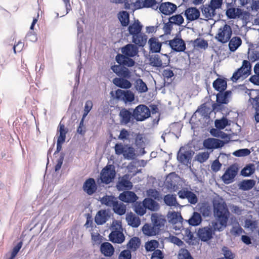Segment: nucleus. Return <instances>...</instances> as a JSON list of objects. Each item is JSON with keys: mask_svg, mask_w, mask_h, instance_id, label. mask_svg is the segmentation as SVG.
Masks as SVG:
<instances>
[{"mask_svg": "<svg viewBox=\"0 0 259 259\" xmlns=\"http://www.w3.org/2000/svg\"><path fill=\"white\" fill-rule=\"evenodd\" d=\"M216 222L212 223L213 228L217 231H223L227 226L230 216L229 210L219 211L214 214Z\"/></svg>", "mask_w": 259, "mask_h": 259, "instance_id": "obj_1", "label": "nucleus"}, {"mask_svg": "<svg viewBox=\"0 0 259 259\" xmlns=\"http://www.w3.org/2000/svg\"><path fill=\"white\" fill-rule=\"evenodd\" d=\"M232 35V29L231 27L226 24L221 26L216 34L215 38L222 44L227 43L230 39Z\"/></svg>", "mask_w": 259, "mask_h": 259, "instance_id": "obj_2", "label": "nucleus"}, {"mask_svg": "<svg viewBox=\"0 0 259 259\" xmlns=\"http://www.w3.org/2000/svg\"><path fill=\"white\" fill-rule=\"evenodd\" d=\"M113 179V167L112 165H108L102 170L100 176L97 180V184H109Z\"/></svg>", "mask_w": 259, "mask_h": 259, "instance_id": "obj_3", "label": "nucleus"}, {"mask_svg": "<svg viewBox=\"0 0 259 259\" xmlns=\"http://www.w3.org/2000/svg\"><path fill=\"white\" fill-rule=\"evenodd\" d=\"M251 72V65L249 61L244 60L242 66L237 69L233 74L232 80L236 81L241 77H246Z\"/></svg>", "mask_w": 259, "mask_h": 259, "instance_id": "obj_4", "label": "nucleus"}, {"mask_svg": "<svg viewBox=\"0 0 259 259\" xmlns=\"http://www.w3.org/2000/svg\"><path fill=\"white\" fill-rule=\"evenodd\" d=\"M150 116V110L145 105H139L133 110V116L137 121H143Z\"/></svg>", "mask_w": 259, "mask_h": 259, "instance_id": "obj_5", "label": "nucleus"}, {"mask_svg": "<svg viewBox=\"0 0 259 259\" xmlns=\"http://www.w3.org/2000/svg\"><path fill=\"white\" fill-rule=\"evenodd\" d=\"M238 171V168L236 164L230 166L222 177V179L224 183L229 184L232 183L237 175Z\"/></svg>", "mask_w": 259, "mask_h": 259, "instance_id": "obj_6", "label": "nucleus"}, {"mask_svg": "<svg viewBox=\"0 0 259 259\" xmlns=\"http://www.w3.org/2000/svg\"><path fill=\"white\" fill-rule=\"evenodd\" d=\"M178 195L181 199H187L189 203L191 204H196L198 202V198L196 195L193 192L189 190L187 188L180 190Z\"/></svg>", "mask_w": 259, "mask_h": 259, "instance_id": "obj_7", "label": "nucleus"}, {"mask_svg": "<svg viewBox=\"0 0 259 259\" xmlns=\"http://www.w3.org/2000/svg\"><path fill=\"white\" fill-rule=\"evenodd\" d=\"M104 74L109 79L113 77V58L110 55L109 56H106L103 63Z\"/></svg>", "mask_w": 259, "mask_h": 259, "instance_id": "obj_8", "label": "nucleus"}, {"mask_svg": "<svg viewBox=\"0 0 259 259\" xmlns=\"http://www.w3.org/2000/svg\"><path fill=\"white\" fill-rule=\"evenodd\" d=\"M214 231L210 226L204 227L198 230L197 235L202 241L206 242L212 238Z\"/></svg>", "mask_w": 259, "mask_h": 259, "instance_id": "obj_9", "label": "nucleus"}, {"mask_svg": "<svg viewBox=\"0 0 259 259\" xmlns=\"http://www.w3.org/2000/svg\"><path fill=\"white\" fill-rule=\"evenodd\" d=\"M192 152L190 150L183 151L181 148L177 154V159L181 163L188 165L191 163Z\"/></svg>", "mask_w": 259, "mask_h": 259, "instance_id": "obj_10", "label": "nucleus"}, {"mask_svg": "<svg viewBox=\"0 0 259 259\" xmlns=\"http://www.w3.org/2000/svg\"><path fill=\"white\" fill-rule=\"evenodd\" d=\"M116 98L125 103L132 102L134 100V95L130 91L118 89L115 92Z\"/></svg>", "mask_w": 259, "mask_h": 259, "instance_id": "obj_11", "label": "nucleus"}, {"mask_svg": "<svg viewBox=\"0 0 259 259\" xmlns=\"http://www.w3.org/2000/svg\"><path fill=\"white\" fill-rule=\"evenodd\" d=\"M121 54L117 55H124L128 57H134L139 52L138 48L134 44H128L121 48Z\"/></svg>", "mask_w": 259, "mask_h": 259, "instance_id": "obj_12", "label": "nucleus"}, {"mask_svg": "<svg viewBox=\"0 0 259 259\" xmlns=\"http://www.w3.org/2000/svg\"><path fill=\"white\" fill-rule=\"evenodd\" d=\"M83 191L89 195H92L97 190L98 187L95 180L90 178L85 180L82 186Z\"/></svg>", "mask_w": 259, "mask_h": 259, "instance_id": "obj_13", "label": "nucleus"}, {"mask_svg": "<svg viewBox=\"0 0 259 259\" xmlns=\"http://www.w3.org/2000/svg\"><path fill=\"white\" fill-rule=\"evenodd\" d=\"M116 187L119 191L131 189L133 187V184L130 181L129 175H125L120 178Z\"/></svg>", "mask_w": 259, "mask_h": 259, "instance_id": "obj_14", "label": "nucleus"}, {"mask_svg": "<svg viewBox=\"0 0 259 259\" xmlns=\"http://www.w3.org/2000/svg\"><path fill=\"white\" fill-rule=\"evenodd\" d=\"M224 142L214 138H208L203 141V146L207 149L221 148L224 145Z\"/></svg>", "mask_w": 259, "mask_h": 259, "instance_id": "obj_15", "label": "nucleus"}, {"mask_svg": "<svg viewBox=\"0 0 259 259\" xmlns=\"http://www.w3.org/2000/svg\"><path fill=\"white\" fill-rule=\"evenodd\" d=\"M169 45L174 51L177 52H184L186 49L185 41L181 38L175 37L169 40Z\"/></svg>", "mask_w": 259, "mask_h": 259, "instance_id": "obj_16", "label": "nucleus"}, {"mask_svg": "<svg viewBox=\"0 0 259 259\" xmlns=\"http://www.w3.org/2000/svg\"><path fill=\"white\" fill-rule=\"evenodd\" d=\"M177 9V6L170 2L162 3L159 7V9L161 13L165 15L172 14L176 11Z\"/></svg>", "mask_w": 259, "mask_h": 259, "instance_id": "obj_17", "label": "nucleus"}, {"mask_svg": "<svg viewBox=\"0 0 259 259\" xmlns=\"http://www.w3.org/2000/svg\"><path fill=\"white\" fill-rule=\"evenodd\" d=\"M58 132L59 136L58 137L57 142V150L59 151L61 148L62 144L64 143L66 139V135L68 132L67 130L65 127L64 124L60 122L58 126Z\"/></svg>", "mask_w": 259, "mask_h": 259, "instance_id": "obj_18", "label": "nucleus"}, {"mask_svg": "<svg viewBox=\"0 0 259 259\" xmlns=\"http://www.w3.org/2000/svg\"><path fill=\"white\" fill-rule=\"evenodd\" d=\"M199 10L195 7H190L185 11L184 15L187 20L192 21L198 19L200 17Z\"/></svg>", "mask_w": 259, "mask_h": 259, "instance_id": "obj_19", "label": "nucleus"}, {"mask_svg": "<svg viewBox=\"0 0 259 259\" xmlns=\"http://www.w3.org/2000/svg\"><path fill=\"white\" fill-rule=\"evenodd\" d=\"M137 195L133 192L126 191L121 193L119 196V199L125 202H135L138 199Z\"/></svg>", "mask_w": 259, "mask_h": 259, "instance_id": "obj_20", "label": "nucleus"}, {"mask_svg": "<svg viewBox=\"0 0 259 259\" xmlns=\"http://www.w3.org/2000/svg\"><path fill=\"white\" fill-rule=\"evenodd\" d=\"M202 16L206 19H211L216 14V11L209 4L203 5L201 6Z\"/></svg>", "mask_w": 259, "mask_h": 259, "instance_id": "obj_21", "label": "nucleus"}, {"mask_svg": "<svg viewBox=\"0 0 259 259\" xmlns=\"http://www.w3.org/2000/svg\"><path fill=\"white\" fill-rule=\"evenodd\" d=\"M151 221L153 225L159 231L161 227H163L166 220L163 216L157 213H153L151 215Z\"/></svg>", "mask_w": 259, "mask_h": 259, "instance_id": "obj_22", "label": "nucleus"}, {"mask_svg": "<svg viewBox=\"0 0 259 259\" xmlns=\"http://www.w3.org/2000/svg\"><path fill=\"white\" fill-rule=\"evenodd\" d=\"M109 217L107 211L101 209L97 213L95 217V222L98 225H103L106 222Z\"/></svg>", "mask_w": 259, "mask_h": 259, "instance_id": "obj_23", "label": "nucleus"}, {"mask_svg": "<svg viewBox=\"0 0 259 259\" xmlns=\"http://www.w3.org/2000/svg\"><path fill=\"white\" fill-rule=\"evenodd\" d=\"M147 36L142 32L132 36V42L139 47H144L147 41Z\"/></svg>", "mask_w": 259, "mask_h": 259, "instance_id": "obj_24", "label": "nucleus"}, {"mask_svg": "<svg viewBox=\"0 0 259 259\" xmlns=\"http://www.w3.org/2000/svg\"><path fill=\"white\" fill-rule=\"evenodd\" d=\"M131 58L132 57H126L124 55H117L115 60L120 65L131 67L134 66L135 64V61Z\"/></svg>", "mask_w": 259, "mask_h": 259, "instance_id": "obj_25", "label": "nucleus"}, {"mask_svg": "<svg viewBox=\"0 0 259 259\" xmlns=\"http://www.w3.org/2000/svg\"><path fill=\"white\" fill-rule=\"evenodd\" d=\"M150 51L152 53H158L160 51L161 43L157 38L151 37L148 40Z\"/></svg>", "mask_w": 259, "mask_h": 259, "instance_id": "obj_26", "label": "nucleus"}, {"mask_svg": "<svg viewBox=\"0 0 259 259\" xmlns=\"http://www.w3.org/2000/svg\"><path fill=\"white\" fill-rule=\"evenodd\" d=\"M126 220L128 224L133 227L137 228L141 224V220L139 217L132 212L128 213L126 214Z\"/></svg>", "mask_w": 259, "mask_h": 259, "instance_id": "obj_27", "label": "nucleus"}, {"mask_svg": "<svg viewBox=\"0 0 259 259\" xmlns=\"http://www.w3.org/2000/svg\"><path fill=\"white\" fill-rule=\"evenodd\" d=\"M119 115L120 122L122 124H126L129 123L132 117H133L132 113L125 109H121Z\"/></svg>", "mask_w": 259, "mask_h": 259, "instance_id": "obj_28", "label": "nucleus"}, {"mask_svg": "<svg viewBox=\"0 0 259 259\" xmlns=\"http://www.w3.org/2000/svg\"><path fill=\"white\" fill-rule=\"evenodd\" d=\"M142 232L144 234L148 236H155L159 233V231L153 225L145 224L142 227Z\"/></svg>", "mask_w": 259, "mask_h": 259, "instance_id": "obj_29", "label": "nucleus"}, {"mask_svg": "<svg viewBox=\"0 0 259 259\" xmlns=\"http://www.w3.org/2000/svg\"><path fill=\"white\" fill-rule=\"evenodd\" d=\"M143 205L146 209L147 208L151 211H157L159 209V204L151 198H145L143 200Z\"/></svg>", "mask_w": 259, "mask_h": 259, "instance_id": "obj_30", "label": "nucleus"}, {"mask_svg": "<svg viewBox=\"0 0 259 259\" xmlns=\"http://www.w3.org/2000/svg\"><path fill=\"white\" fill-rule=\"evenodd\" d=\"M101 253L106 256H111L113 254V246L109 242H104L100 246Z\"/></svg>", "mask_w": 259, "mask_h": 259, "instance_id": "obj_31", "label": "nucleus"}, {"mask_svg": "<svg viewBox=\"0 0 259 259\" xmlns=\"http://www.w3.org/2000/svg\"><path fill=\"white\" fill-rule=\"evenodd\" d=\"M114 73L118 76L124 78L129 77L130 76V72L128 69L122 65H114Z\"/></svg>", "mask_w": 259, "mask_h": 259, "instance_id": "obj_32", "label": "nucleus"}, {"mask_svg": "<svg viewBox=\"0 0 259 259\" xmlns=\"http://www.w3.org/2000/svg\"><path fill=\"white\" fill-rule=\"evenodd\" d=\"M143 26L141 24L140 21L137 20L134 23L131 24L128 27V30L130 34L133 36L136 34L141 32Z\"/></svg>", "mask_w": 259, "mask_h": 259, "instance_id": "obj_33", "label": "nucleus"}, {"mask_svg": "<svg viewBox=\"0 0 259 259\" xmlns=\"http://www.w3.org/2000/svg\"><path fill=\"white\" fill-rule=\"evenodd\" d=\"M212 85L215 90L222 92L227 88V81L225 79L218 78L213 81Z\"/></svg>", "mask_w": 259, "mask_h": 259, "instance_id": "obj_34", "label": "nucleus"}, {"mask_svg": "<svg viewBox=\"0 0 259 259\" xmlns=\"http://www.w3.org/2000/svg\"><path fill=\"white\" fill-rule=\"evenodd\" d=\"M231 92L227 91L225 92H220L217 95V102L219 104H227L229 98L231 96Z\"/></svg>", "mask_w": 259, "mask_h": 259, "instance_id": "obj_35", "label": "nucleus"}, {"mask_svg": "<svg viewBox=\"0 0 259 259\" xmlns=\"http://www.w3.org/2000/svg\"><path fill=\"white\" fill-rule=\"evenodd\" d=\"M213 214L219 211L228 210V208L226 203L222 200H215L213 202Z\"/></svg>", "mask_w": 259, "mask_h": 259, "instance_id": "obj_36", "label": "nucleus"}, {"mask_svg": "<svg viewBox=\"0 0 259 259\" xmlns=\"http://www.w3.org/2000/svg\"><path fill=\"white\" fill-rule=\"evenodd\" d=\"M242 44V40L239 36L233 37L229 40V48L231 52H235Z\"/></svg>", "mask_w": 259, "mask_h": 259, "instance_id": "obj_37", "label": "nucleus"}, {"mask_svg": "<svg viewBox=\"0 0 259 259\" xmlns=\"http://www.w3.org/2000/svg\"><path fill=\"white\" fill-rule=\"evenodd\" d=\"M163 200L167 206L177 207L179 205L176 196L175 195L167 194L164 196Z\"/></svg>", "mask_w": 259, "mask_h": 259, "instance_id": "obj_38", "label": "nucleus"}, {"mask_svg": "<svg viewBox=\"0 0 259 259\" xmlns=\"http://www.w3.org/2000/svg\"><path fill=\"white\" fill-rule=\"evenodd\" d=\"M141 245V240L138 237L131 238L127 244V247L131 251H135Z\"/></svg>", "mask_w": 259, "mask_h": 259, "instance_id": "obj_39", "label": "nucleus"}, {"mask_svg": "<svg viewBox=\"0 0 259 259\" xmlns=\"http://www.w3.org/2000/svg\"><path fill=\"white\" fill-rule=\"evenodd\" d=\"M114 85L123 89H129L132 86L130 81L123 78H114Z\"/></svg>", "mask_w": 259, "mask_h": 259, "instance_id": "obj_40", "label": "nucleus"}, {"mask_svg": "<svg viewBox=\"0 0 259 259\" xmlns=\"http://www.w3.org/2000/svg\"><path fill=\"white\" fill-rule=\"evenodd\" d=\"M129 14L126 11H121L118 14V18L123 26H126L129 24Z\"/></svg>", "mask_w": 259, "mask_h": 259, "instance_id": "obj_41", "label": "nucleus"}, {"mask_svg": "<svg viewBox=\"0 0 259 259\" xmlns=\"http://www.w3.org/2000/svg\"><path fill=\"white\" fill-rule=\"evenodd\" d=\"M202 221V218L200 214L197 212H193L191 217L189 219V224L193 226L199 225Z\"/></svg>", "mask_w": 259, "mask_h": 259, "instance_id": "obj_42", "label": "nucleus"}, {"mask_svg": "<svg viewBox=\"0 0 259 259\" xmlns=\"http://www.w3.org/2000/svg\"><path fill=\"white\" fill-rule=\"evenodd\" d=\"M126 211V206L121 202H118L117 200H115L114 198V213L119 215H122Z\"/></svg>", "mask_w": 259, "mask_h": 259, "instance_id": "obj_43", "label": "nucleus"}, {"mask_svg": "<svg viewBox=\"0 0 259 259\" xmlns=\"http://www.w3.org/2000/svg\"><path fill=\"white\" fill-rule=\"evenodd\" d=\"M149 64L153 67H161L162 66V62L158 55L150 56L149 58Z\"/></svg>", "mask_w": 259, "mask_h": 259, "instance_id": "obj_44", "label": "nucleus"}, {"mask_svg": "<svg viewBox=\"0 0 259 259\" xmlns=\"http://www.w3.org/2000/svg\"><path fill=\"white\" fill-rule=\"evenodd\" d=\"M255 185V181L253 180H246L242 181L239 184V188L242 190H249L252 189Z\"/></svg>", "mask_w": 259, "mask_h": 259, "instance_id": "obj_45", "label": "nucleus"}, {"mask_svg": "<svg viewBox=\"0 0 259 259\" xmlns=\"http://www.w3.org/2000/svg\"><path fill=\"white\" fill-rule=\"evenodd\" d=\"M167 218L168 221L172 224H176L179 222H181L182 218L178 212H169L167 214Z\"/></svg>", "mask_w": 259, "mask_h": 259, "instance_id": "obj_46", "label": "nucleus"}, {"mask_svg": "<svg viewBox=\"0 0 259 259\" xmlns=\"http://www.w3.org/2000/svg\"><path fill=\"white\" fill-rule=\"evenodd\" d=\"M184 18L181 14L174 15L169 18V23L172 24L181 25L184 22Z\"/></svg>", "mask_w": 259, "mask_h": 259, "instance_id": "obj_47", "label": "nucleus"}, {"mask_svg": "<svg viewBox=\"0 0 259 259\" xmlns=\"http://www.w3.org/2000/svg\"><path fill=\"white\" fill-rule=\"evenodd\" d=\"M123 155L125 159L128 160L134 159L136 156L135 149L132 147L126 146Z\"/></svg>", "mask_w": 259, "mask_h": 259, "instance_id": "obj_48", "label": "nucleus"}, {"mask_svg": "<svg viewBox=\"0 0 259 259\" xmlns=\"http://www.w3.org/2000/svg\"><path fill=\"white\" fill-rule=\"evenodd\" d=\"M214 124L216 128L219 130H223L229 125V121L226 118L223 117L221 119L215 120Z\"/></svg>", "mask_w": 259, "mask_h": 259, "instance_id": "obj_49", "label": "nucleus"}, {"mask_svg": "<svg viewBox=\"0 0 259 259\" xmlns=\"http://www.w3.org/2000/svg\"><path fill=\"white\" fill-rule=\"evenodd\" d=\"M255 170L253 164H249L244 167L241 171V174L244 177H248L254 173Z\"/></svg>", "mask_w": 259, "mask_h": 259, "instance_id": "obj_50", "label": "nucleus"}, {"mask_svg": "<svg viewBox=\"0 0 259 259\" xmlns=\"http://www.w3.org/2000/svg\"><path fill=\"white\" fill-rule=\"evenodd\" d=\"M125 240V236L120 231L114 228V243H122Z\"/></svg>", "mask_w": 259, "mask_h": 259, "instance_id": "obj_51", "label": "nucleus"}, {"mask_svg": "<svg viewBox=\"0 0 259 259\" xmlns=\"http://www.w3.org/2000/svg\"><path fill=\"white\" fill-rule=\"evenodd\" d=\"M136 88L141 93L146 92L148 90L146 84L140 78L137 80Z\"/></svg>", "mask_w": 259, "mask_h": 259, "instance_id": "obj_52", "label": "nucleus"}, {"mask_svg": "<svg viewBox=\"0 0 259 259\" xmlns=\"http://www.w3.org/2000/svg\"><path fill=\"white\" fill-rule=\"evenodd\" d=\"M156 0H144L142 3V7L151 8L153 9H157L158 6L156 5Z\"/></svg>", "mask_w": 259, "mask_h": 259, "instance_id": "obj_53", "label": "nucleus"}, {"mask_svg": "<svg viewBox=\"0 0 259 259\" xmlns=\"http://www.w3.org/2000/svg\"><path fill=\"white\" fill-rule=\"evenodd\" d=\"M134 210L138 214L143 215L146 213V208L143 205V202L142 203H139L136 204Z\"/></svg>", "mask_w": 259, "mask_h": 259, "instance_id": "obj_54", "label": "nucleus"}, {"mask_svg": "<svg viewBox=\"0 0 259 259\" xmlns=\"http://www.w3.org/2000/svg\"><path fill=\"white\" fill-rule=\"evenodd\" d=\"M100 201L107 206H113V196H105L100 199Z\"/></svg>", "mask_w": 259, "mask_h": 259, "instance_id": "obj_55", "label": "nucleus"}, {"mask_svg": "<svg viewBox=\"0 0 259 259\" xmlns=\"http://www.w3.org/2000/svg\"><path fill=\"white\" fill-rule=\"evenodd\" d=\"M194 45L195 47L204 49L207 48L208 47L207 41L201 38H197L195 39L194 41Z\"/></svg>", "mask_w": 259, "mask_h": 259, "instance_id": "obj_56", "label": "nucleus"}, {"mask_svg": "<svg viewBox=\"0 0 259 259\" xmlns=\"http://www.w3.org/2000/svg\"><path fill=\"white\" fill-rule=\"evenodd\" d=\"M162 75L164 79L166 80L167 81H168V83H170L172 80L171 77L174 76V73L171 70L169 69H165L163 71Z\"/></svg>", "mask_w": 259, "mask_h": 259, "instance_id": "obj_57", "label": "nucleus"}, {"mask_svg": "<svg viewBox=\"0 0 259 259\" xmlns=\"http://www.w3.org/2000/svg\"><path fill=\"white\" fill-rule=\"evenodd\" d=\"M250 153V151L248 149H241L234 151L233 154L236 157L246 156Z\"/></svg>", "mask_w": 259, "mask_h": 259, "instance_id": "obj_58", "label": "nucleus"}, {"mask_svg": "<svg viewBox=\"0 0 259 259\" xmlns=\"http://www.w3.org/2000/svg\"><path fill=\"white\" fill-rule=\"evenodd\" d=\"M158 242L156 240H151L145 244V248L148 251H153L158 247Z\"/></svg>", "mask_w": 259, "mask_h": 259, "instance_id": "obj_59", "label": "nucleus"}, {"mask_svg": "<svg viewBox=\"0 0 259 259\" xmlns=\"http://www.w3.org/2000/svg\"><path fill=\"white\" fill-rule=\"evenodd\" d=\"M222 251L225 259H233L235 257L234 254L227 247H223Z\"/></svg>", "mask_w": 259, "mask_h": 259, "instance_id": "obj_60", "label": "nucleus"}, {"mask_svg": "<svg viewBox=\"0 0 259 259\" xmlns=\"http://www.w3.org/2000/svg\"><path fill=\"white\" fill-rule=\"evenodd\" d=\"M223 0H211L209 5L215 10L221 8Z\"/></svg>", "mask_w": 259, "mask_h": 259, "instance_id": "obj_61", "label": "nucleus"}, {"mask_svg": "<svg viewBox=\"0 0 259 259\" xmlns=\"http://www.w3.org/2000/svg\"><path fill=\"white\" fill-rule=\"evenodd\" d=\"M209 156V154L208 152L199 153L196 156V159L200 163H203L208 159Z\"/></svg>", "mask_w": 259, "mask_h": 259, "instance_id": "obj_62", "label": "nucleus"}, {"mask_svg": "<svg viewBox=\"0 0 259 259\" xmlns=\"http://www.w3.org/2000/svg\"><path fill=\"white\" fill-rule=\"evenodd\" d=\"M118 259H132L131 251L129 249L122 250L119 255Z\"/></svg>", "mask_w": 259, "mask_h": 259, "instance_id": "obj_63", "label": "nucleus"}, {"mask_svg": "<svg viewBox=\"0 0 259 259\" xmlns=\"http://www.w3.org/2000/svg\"><path fill=\"white\" fill-rule=\"evenodd\" d=\"M179 259H193L190 253L186 249L181 250L179 254Z\"/></svg>", "mask_w": 259, "mask_h": 259, "instance_id": "obj_64", "label": "nucleus"}]
</instances>
